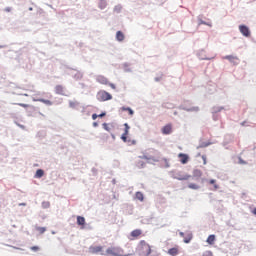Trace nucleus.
I'll return each mask as SVG.
<instances>
[{
	"instance_id": "nucleus-1",
	"label": "nucleus",
	"mask_w": 256,
	"mask_h": 256,
	"mask_svg": "<svg viewBox=\"0 0 256 256\" xmlns=\"http://www.w3.org/2000/svg\"><path fill=\"white\" fill-rule=\"evenodd\" d=\"M137 253L140 256H159V253L153 250V246H150L145 240H141L138 243Z\"/></svg>"
},
{
	"instance_id": "nucleus-2",
	"label": "nucleus",
	"mask_w": 256,
	"mask_h": 256,
	"mask_svg": "<svg viewBox=\"0 0 256 256\" xmlns=\"http://www.w3.org/2000/svg\"><path fill=\"white\" fill-rule=\"evenodd\" d=\"M106 256H129V254H125V251L122 250L121 247H109L105 252Z\"/></svg>"
},
{
	"instance_id": "nucleus-3",
	"label": "nucleus",
	"mask_w": 256,
	"mask_h": 256,
	"mask_svg": "<svg viewBox=\"0 0 256 256\" xmlns=\"http://www.w3.org/2000/svg\"><path fill=\"white\" fill-rule=\"evenodd\" d=\"M96 97L100 102L111 101L113 99V96L105 90H100Z\"/></svg>"
},
{
	"instance_id": "nucleus-4",
	"label": "nucleus",
	"mask_w": 256,
	"mask_h": 256,
	"mask_svg": "<svg viewBox=\"0 0 256 256\" xmlns=\"http://www.w3.org/2000/svg\"><path fill=\"white\" fill-rule=\"evenodd\" d=\"M88 251L92 255H105V250L103 249V246L92 245L88 248Z\"/></svg>"
},
{
	"instance_id": "nucleus-5",
	"label": "nucleus",
	"mask_w": 256,
	"mask_h": 256,
	"mask_svg": "<svg viewBox=\"0 0 256 256\" xmlns=\"http://www.w3.org/2000/svg\"><path fill=\"white\" fill-rule=\"evenodd\" d=\"M141 235H143V230L135 229L130 232L128 239H130V241H135L136 239H139Z\"/></svg>"
},
{
	"instance_id": "nucleus-6",
	"label": "nucleus",
	"mask_w": 256,
	"mask_h": 256,
	"mask_svg": "<svg viewBox=\"0 0 256 256\" xmlns=\"http://www.w3.org/2000/svg\"><path fill=\"white\" fill-rule=\"evenodd\" d=\"M239 31L240 33H242L244 37H251V31L249 30V27H247L246 25H240Z\"/></svg>"
},
{
	"instance_id": "nucleus-7",
	"label": "nucleus",
	"mask_w": 256,
	"mask_h": 256,
	"mask_svg": "<svg viewBox=\"0 0 256 256\" xmlns=\"http://www.w3.org/2000/svg\"><path fill=\"white\" fill-rule=\"evenodd\" d=\"M223 59H226L227 61L232 63V65H239V57L237 56L227 55V56H224Z\"/></svg>"
},
{
	"instance_id": "nucleus-8",
	"label": "nucleus",
	"mask_w": 256,
	"mask_h": 256,
	"mask_svg": "<svg viewBox=\"0 0 256 256\" xmlns=\"http://www.w3.org/2000/svg\"><path fill=\"white\" fill-rule=\"evenodd\" d=\"M178 159H179L180 163H182V165H187V163H189V155H187L185 153H179Z\"/></svg>"
},
{
	"instance_id": "nucleus-9",
	"label": "nucleus",
	"mask_w": 256,
	"mask_h": 256,
	"mask_svg": "<svg viewBox=\"0 0 256 256\" xmlns=\"http://www.w3.org/2000/svg\"><path fill=\"white\" fill-rule=\"evenodd\" d=\"M191 178V175L189 174H183L181 172H179L178 174H176L175 179H177L178 181H189V179Z\"/></svg>"
},
{
	"instance_id": "nucleus-10",
	"label": "nucleus",
	"mask_w": 256,
	"mask_h": 256,
	"mask_svg": "<svg viewBox=\"0 0 256 256\" xmlns=\"http://www.w3.org/2000/svg\"><path fill=\"white\" fill-rule=\"evenodd\" d=\"M124 133L121 136V139L124 143H127V135H129V129H131V127H129V124L125 123L124 124Z\"/></svg>"
},
{
	"instance_id": "nucleus-11",
	"label": "nucleus",
	"mask_w": 256,
	"mask_h": 256,
	"mask_svg": "<svg viewBox=\"0 0 256 256\" xmlns=\"http://www.w3.org/2000/svg\"><path fill=\"white\" fill-rule=\"evenodd\" d=\"M179 253H180V249H179L178 245L168 249V251H167V254L171 255V256H177V255H179Z\"/></svg>"
},
{
	"instance_id": "nucleus-12",
	"label": "nucleus",
	"mask_w": 256,
	"mask_h": 256,
	"mask_svg": "<svg viewBox=\"0 0 256 256\" xmlns=\"http://www.w3.org/2000/svg\"><path fill=\"white\" fill-rule=\"evenodd\" d=\"M96 81L101 85H109V80L103 75L97 76Z\"/></svg>"
},
{
	"instance_id": "nucleus-13",
	"label": "nucleus",
	"mask_w": 256,
	"mask_h": 256,
	"mask_svg": "<svg viewBox=\"0 0 256 256\" xmlns=\"http://www.w3.org/2000/svg\"><path fill=\"white\" fill-rule=\"evenodd\" d=\"M172 131H173V127L171 126V124H167L162 128L163 135H171Z\"/></svg>"
},
{
	"instance_id": "nucleus-14",
	"label": "nucleus",
	"mask_w": 256,
	"mask_h": 256,
	"mask_svg": "<svg viewBox=\"0 0 256 256\" xmlns=\"http://www.w3.org/2000/svg\"><path fill=\"white\" fill-rule=\"evenodd\" d=\"M55 93L56 95H65V87L63 85H57L55 87Z\"/></svg>"
},
{
	"instance_id": "nucleus-15",
	"label": "nucleus",
	"mask_w": 256,
	"mask_h": 256,
	"mask_svg": "<svg viewBox=\"0 0 256 256\" xmlns=\"http://www.w3.org/2000/svg\"><path fill=\"white\" fill-rule=\"evenodd\" d=\"M77 225H80L83 229L85 227V217L77 216Z\"/></svg>"
},
{
	"instance_id": "nucleus-16",
	"label": "nucleus",
	"mask_w": 256,
	"mask_h": 256,
	"mask_svg": "<svg viewBox=\"0 0 256 256\" xmlns=\"http://www.w3.org/2000/svg\"><path fill=\"white\" fill-rule=\"evenodd\" d=\"M206 242L208 245H215V235H209Z\"/></svg>"
},
{
	"instance_id": "nucleus-17",
	"label": "nucleus",
	"mask_w": 256,
	"mask_h": 256,
	"mask_svg": "<svg viewBox=\"0 0 256 256\" xmlns=\"http://www.w3.org/2000/svg\"><path fill=\"white\" fill-rule=\"evenodd\" d=\"M116 39H117V41H124V39H125V34H123V32H121V31H118V32L116 33Z\"/></svg>"
},
{
	"instance_id": "nucleus-18",
	"label": "nucleus",
	"mask_w": 256,
	"mask_h": 256,
	"mask_svg": "<svg viewBox=\"0 0 256 256\" xmlns=\"http://www.w3.org/2000/svg\"><path fill=\"white\" fill-rule=\"evenodd\" d=\"M43 175H45V171H43L42 169H38L36 171L35 177H36V179H41V177H43Z\"/></svg>"
},
{
	"instance_id": "nucleus-19",
	"label": "nucleus",
	"mask_w": 256,
	"mask_h": 256,
	"mask_svg": "<svg viewBox=\"0 0 256 256\" xmlns=\"http://www.w3.org/2000/svg\"><path fill=\"white\" fill-rule=\"evenodd\" d=\"M188 188L193 189L194 191H197V189H201V186H199V184H196V183H190L188 184Z\"/></svg>"
},
{
	"instance_id": "nucleus-20",
	"label": "nucleus",
	"mask_w": 256,
	"mask_h": 256,
	"mask_svg": "<svg viewBox=\"0 0 256 256\" xmlns=\"http://www.w3.org/2000/svg\"><path fill=\"white\" fill-rule=\"evenodd\" d=\"M37 101H39L40 103H44V105H49V106L53 105V102H51L50 100H45L43 98H40Z\"/></svg>"
},
{
	"instance_id": "nucleus-21",
	"label": "nucleus",
	"mask_w": 256,
	"mask_h": 256,
	"mask_svg": "<svg viewBox=\"0 0 256 256\" xmlns=\"http://www.w3.org/2000/svg\"><path fill=\"white\" fill-rule=\"evenodd\" d=\"M136 199H138V201H144L145 197L143 196V194L141 192H136L135 194Z\"/></svg>"
},
{
	"instance_id": "nucleus-22",
	"label": "nucleus",
	"mask_w": 256,
	"mask_h": 256,
	"mask_svg": "<svg viewBox=\"0 0 256 256\" xmlns=\"http://www.w3.org/2000/svg\"><path fill=\"white\" fill-rule=\"evenodd\" d=\"M36 231H38V233H40V235H43V233H45V231H47V228L37 226Z\"/></svg>"
},
{
	"instance_id": "nucleus-23",
	"label": "nucleus",
	"mask_w": 256,
	"mask_h": 256,
	"mask_svg": "<svg viewBox=\"0 0 256 256\" xmlns=\"http://www.w3.org/2000/svg\"><path fill=\"white\" fill-rule=\"evenodd\" d=\"M210 185H214V191H217L219 189V185L215 184L217 181L215 179H212L209 181Z\"/></svg>"
},
{
	"instance_id": "nucleus-24",
	"label": "nucleus",
	"mask_w": 256,
	"mask_h": 256,
	"mask_svg": "<svg viewBox=\"0 0 256 256\" xmlns=\"http://www.w3.org/2000/svg\"><path fill=\"white\" fill-rule=\"evenodd\" d=\"M100 9H105L107 7V2L105 0H101L99 3Z\"/></svg>"
},
{
	"instance_id": "nucleus-25",
	"label": "nucleus",
	"mask_w": 256,
	"mask_h": 256,
	"mask_svg": "<svg viewBox=\"0 0 256 256\" xmlns=\"http://www.w3.org/2000/svg\"><path fill=\"white\" fill-rule=\"evenodd\" d=\"M122 111H128L129 115H134L135 113L133 109H131L130 107L128 108L122 107Z\"/></svg>"
},
{
	"instance_id": "nucleus-26",
	"label": "nucleus",
	"mask_w": 256,
	"mask_h": 256,
	"mask_svg": "<svg viewBox=\"0 0 256 256\" xmlns=\"http://www.w3.org/2000/svg\"><path fill=\"white\" fill-rule=\"evenodd\" d=\"M128 145H137V140L127 139Z\"/></svg>"
},
{
	"instance_id": "nucleus-27",
	"label": "nucleus",
	"mask_w": 256,
	"mask_h": 256,
	"mask_svg": "<svg viewBox=\"0 0 256 256\" xmlns=\"http://www.w3.org/2000/svg\"><path fill=\"white\" fill-rule=\"evenodd\" d=\"M202 256H213V252L211 250H206L203 252Z\"/></svg>"
},
{
	"instance_id": "nucleus-28",
	"label": "nucleus",
	"mask_w": 256,
	"mask_h": 256,
	"mask_svg": "<svg viewBox=\"0 0 256 256\" xmlns=\"http://www.w3.org/2000/svg\"><path fill=\"white\" fill-rule=\"evenodd\" d=\"M69 106L75 109L77 107V102L70 101Z\"/></svg>"
},
{
	"instance_id": "nucleus-29",
	"label": "nucleus",
	"mask_w": 256,
	"mask_h": 256,
	"mask_svg": "<svg viewBox=\"0 0 256 256\" xmlns=\"http://www.w3.org/2000/svg\"><path fill=\"white\" fill-rule=\"evenodd\" d=\"M103 129H105V131H111V128L109 127V124H107V123L103 124Z\"/></svg>"
},
{
	"instance_id": "nucleus-30",
	"label": "nucleus",
	"mask_w": 256,
	"mask_h": 256,
	"mask_svg": "<svg viewBox=\"0 0 256 256\" xmlns=\"http://www.w3.org/2000/svg\"><path fill=\"white\" fill-rule=\"evenodd\" d=\"M19 107H23L24 109H27L29 107L28 104L18 103Z\"/></svg>"
},
{
	"instance_id": "nucleus-31",
	"label": "nucleus",
	"mask_w": 256,
	"mask_h": 256,
	"mask_svg": "<svg viewBox=\"0 0 256 256\" xmlns=\"http://www.w3.org/2000/svg\"><path fill=\"white\" fill-rule=\"evenodd\" d=\"M203 165H207V156L202 155Z\"/></svg>"
},
{
	"instance_id": "nucleus-32",
	"label": "nucleus",
	"mask_w": 256,
	"mask_h": 256,
	"mask_svg": "<svg viewBox=\"0 0 256 256\" xmlns=\"http://www.w3.org/2000/svg\"><path fill=\"white\" fill-rule=\"evenodd\" d=\"M50 203L49 202H43L42 203V206L45 208V209H47V207H50Z\"/></svg>"
},
{
	"instance_id": "nucleus-33",
	"label": "nucleus",
	"mask_w": 256,
	"mask_h": 256,
	"mask_svg": "<svg viewBox=\"0 0 256 256\" xmlns=\"http://www.w3.org/2000/svg\"><path fill=\"white\" fill-rule=\"evenodd\" d=\"M30 249H31V251L37 252V251H39V246H32Z\"/></svg>"
},
{
	"instance_id": "nucleus-34",
	"label": "nucleus",
	"mask_w": 256,
	"mask_h": 256,
	"mask_svg": "<svg viewBox=\"0 0 256 256\" xmlns=\"http://www.w3.org/2000/svg\"><path fill=\"white\" fill-rule=\"evenodd\" d=\"M114 11H115L116 13H119V12L121 11V6H116V7L114 8Z\"/></svg>"
},
{
	"instance_id": "nucleus-35",
	"label": "nucleus",
	"mask_w": 256,
	"mask_h": 256,
	"mask_svg": "<svg viewBox=\"0 0 256 256\" xmlns=\"http://www.w3.org/2000/svg\"><path fill=\"white\" fill-rule=\"evenodd\" d=\"M107 85H109V87H111V89H117V87H116L115 84H113V83H109V82H108Z\"/></svg>"
},
{
	"instance_id": "nucleus-36",
	"label": "nucleus",
	"mask_w": 256,
	"mask_h": 256,
	"mask_svg": "<svg viewBox=\"0 0 256 256\" xmlns=\"http://www.w3.org/2000/svg\"><path fill=\"white\" fill-rule=\"evenodd\" d=\"M163 161L166 164V167H169V160H167V158H163Z\"/></svg>"
},
{
	"instance_id": "nucleus-37",
	"label": "nucleus",
	"mask_w": 256,
	"mask_h": 256,
	"mask_svg": "<svg viewBox=\"0 0 256 256\" xmlns=\"http://www.w3.org/2000/svg\"><path fill=\"white\" fill-rule=\"evenodd\" d=\"M97 117H99V115H97V114H93V115H92V119H93V121H95V119H97Z\"/></svg>"
},
{
	"instance_id": "nucleus-38",
	"label": "nucleus",
	"mask_w": 256,
	"mask_h": 256,
	"mask_svg": "<svg viewBox=\"0 0 256 256\" xmlns=\"http://www.w3.org/2000/svg\"><path fill=\"white\" fill-rule=\"evenodd\" d=\"M195 175H199V177H201V171L200 170H196L195 171Z\"/></svg>"
},
{
	"instance_id": "nucleus-39",
	"label": "nucleus",
	"mask_w": 256,
	"mask_h": 256,
	"mask_svg": "<svg viewBox=\"0 0 256 256\" xmlns=\"http://www.w3.org/2000/svg\"><path fill=\"white\" fill-rule=\"evenodd\" d=\"M105 112L101 113L100 115H98V117H105Z\"/></svg>"
},
{
	"instance_id": "nucleus-40",
	"label": "nucleus",
	"mask_w": 256,
	"mask_h": 256,
	"mask_svg": "<svg viewBox=\"0 0 256 256\" xmlns=\"http://www.w3.org/2000/svg\"><path fill=\"white\" fill-rule=\"evenodd\" d=\"M253 215H256V208L252 210Z\"/></svg>"
},
{
	"instance_id": "nucleus-41",
	"label": "nucleus",
	"mask_w": 256,
	"mask_h": 256,
	"mask_svg": "<svg viewBox=\"0 0 256 256\" xmlns=\"http://www.w3.org/2000/svg\"><path fill=\"white\" fill-rule=\"evenodd\" d=\"M189 241H191V239H188V240L185 239V240H184V243H189Z\"/></svg>"
},
{
	"instance_id": "nucleus-42",
	"label": "nucleus",
	"mask_w": 256,
	"mask_h": 256,
	"mask_svg": "<svg viewBox=\"0 0 256 256\" xmlns=\"http://www.w3.org/2000/svg\"><path fill=\"white\" fill-rule=\"evenodd\" d=\"M5 11L9 13V11H11V8H6Z\"/></svg>"
},
{
	"instance_id": "nucleus-43",
	"label": "nucleus",
	"mask_w": 256,
	"mask_h": 256,
	"mask_svg": "<svg viewBox=\"0 0 256 256\" xmlns=\"http://www.w3.org/2000/svg\"><path fill=\"white\" fill-rule=\"evenodd\" d=\"M97 125H98L97 122H94V123H93V126H94V127H97Z\"/></svg>"
},
{
	"instance_id": "nucleus-44",
	"label": "nucleus",
	"mask_w": 256,
	"mask_h": 256,
	"mask_svg": "<svg viewBox=\"0 0 256 256\" xmlns=\"http://www.w3.org/2000/svg\"><path fill=\"white\" fill-rule=\"evenodd\" d=\"M180 235L183 237V232H181Z\"/></svg>"
}]
</instances>
